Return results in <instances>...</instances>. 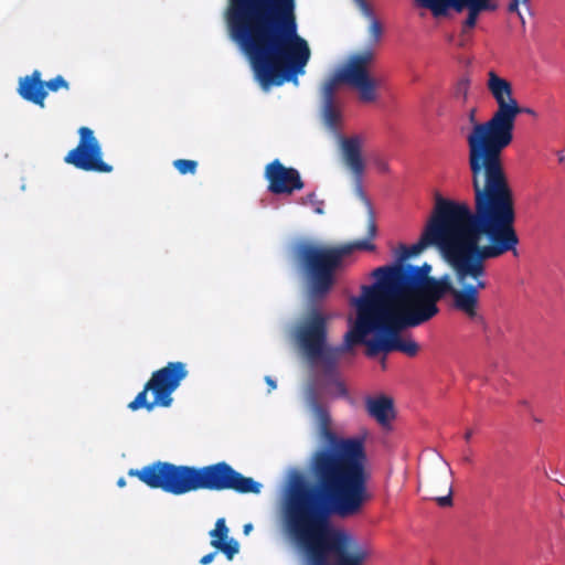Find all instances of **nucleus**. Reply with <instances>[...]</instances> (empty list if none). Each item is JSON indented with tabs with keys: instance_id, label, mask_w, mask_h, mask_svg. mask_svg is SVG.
Here are the masks:
<instances>
[{
	"instance_id": "obj_1",
	"label": "nucleus",
	"mask_w": 565,
	"mask_h": 565,
	"mask_svg": "<svg viewBox=\"0 0 565 565\" xmlns=\"http://www.w3.org/2000/svg\"><path fill=\"white\" fill-rule=\"evenodd\" d=\"M329 447L310 459L311 481L290 489L284 508V529L302 565H362L366 552L344 530L332 525L360 514L370 500L367 454L362 438L339 437L331 426L319 430Z\"/></svg>"
},
{
	"instance_id": "obj_2",
	"label": "nucleus",
	"mask_w": 565,
	"mask_h": 565,
	"mask_svg": "<svg viewBox=\"0 0 565 565\" xmlns=\"http://www.w3.org/2000/svg\"><path fill=\"white\" fill-rule=\"evenodd\" d=\"M225 15L263 89L298 83L311 52L298 34L296 0H228Z\"/></svg>"
},
{
	"instance_id": "obj_3",
	"label": "nucleus",
	"mask_w": 565,
	"mask_h": 565,
	"mask_svg": "<svg viewBox=\"0 0 565 565\" xmlns=\"http://www.w3.org/2000/svg\"><path fill=\"white\" fill-rule=\"evenodd\" d=\"M471 184L473 206L466 201L436 195L431 215L418 242L411 246L401 245L398 264L436 246L458 279L477 274L481 262L478 241L484 239L491 222L514 211L515 203L478 183Z\"/></svg>"
},
{
	"instance_id": "obj_4",
	"label": "nucleus",
	"mask_w": 565,
	"mask_h": 565,
	"mask_svg": "<svg viewBox=\"0 0 565 565\" xmlns=\"http://www.w3.org/2000/svg\"><path fill=\"white\" fill-rule=\"evenodd\" d=\"M487 88L498 107L489 120L476 124L467 135L471 183L514 202L502 152L513 141L515 120L522 109L513 96L512 84L494 71L488 72Z\"/></svg>"
},
{
	"instance_id": "obj_5",
	"label": "nucleus",
	"mask_w": 565,
	"mask_h": 565,
	"mask_svg": "<svg viewBox=\"0 0 565 565\" xmlns=\"http://www.w3.org/2000/svg\"><path fill=\"white\" fill-rule=\"evenodd\" d=\"M516 212L515 210L505 214L504 218H498L489 225V232L486 231L484 239L478 241L480 252V264L477 274L466 279H458L454 273L456 288L449 275L439 278L429 276L431 266H412L395 264L391 266L379 267L373 271V276L380 286L384 284L396 285L402 288H412L409 280H418L423 285L435 281L443 290L450 291L452 306L456 310L465 313L469 319H475L478 315L479 291L488 287L486 280V262L501 257L507 253L516 254V247L520 244L519 235L515 230Z\"/></svg>"
},
{
	"instance_id": "obj_6",
	"label": "nucleus",
	"mask_w": 565,
	"mask_h": 565,
	"mask_svg": "<svg viewBox=\"0 0 565 565\" xmlns=\"http://www.w3.org/2000/svg\"><path fill=\"white\" fill-rule=\"evenodd\" d=\"M128 475L137 477L150 489H160L173 495L199 490L258 494L262 490L259 482L245 477L225 461L195 467L159 460L141 469H130Z\"/></svg>"
},
{
	"instance_id": "obj_7",
	"label": "nucleus",
	"mask_w": 565,
	"mask_h": 565,
	"mask_svg": "<svg viewBox=\"0 0 565 565\" xmlns=\"http://www.w3.org/2000/svg\"><path fill=\"white\" fill-rule=\"evenodd\" d=\"M374 250L369 239H361L339 246H324L309 241H299L291 248L292 259L302 274L306 296L309 302L324 300L335 285V273L343 258L353 250Z\"/></svg>"
},
{
	"instance_id": "obj_8",
	"label": "nucleus",
	"mask_w": 565,
	"mask_h": 565,
	"mask_svg": "<svg viewBox=\"0 0 565 565\" xmlns=\"http://www.w3.org/2000/svg\"><path fill=\"white\" fill-rule=\"evenodd\" d=\"M412 288H402L396 285L374 282L369 287L383 315L412 328L422 326L438 315V301L450 291L443 290V286L435 281L423 285L412 280Z\"/></svg>"
},
{
	"instance_id": "obj_9",
	"label": "nucleus",
	"mask_w": 565,
	"mask_h": 565,
	"mask_svg": "<svg viewBox=\"0 0 565 565\" xmlns=\"http://www.w3.org/2000/svg\"><path fill=\"white\" fill-rule=\"evenodd\" d=\"M330 317L316 306L308 308L295 324L292 338L308 361L321 365L324 375L332 377L337 372L339 349L328 344Z\"/></svg>"
},
{
	"instance_id": "obj_10",
	"label": "nucleus",
	"mask_w": 565,
	"mask_h": 565,
	"mask_svg": "<svg viewBox=\"0 0 565 565\" xmlns=\"http://www.w3.org/2000/svg\"><path fill=\"white\" fill-rule=\"evenodd\" d=\"M373 57L374 54L370 50L351 55L345 64L321 86L322 103L335 102V93L341 84L355 88L361 102H375L376 82L369 73V65Z\"/></svg>"
},
{
	"instance_id": "obj_11",
	"label": "nucleus",
	"mask_w": 565,
	"mask_h": 565,
	"mask_svg": "<svg viewBox=\"0 0 565 565\" xmlns=\"http://www.w3.org/2000/svg\"><path fill=\"white\" fill-rule=\"evenodd\" d=\"M189 372L183 362H169L166 366L154 371L143 390L128 404L131 411L146 408L152 411L154 406L169 407L172 403L171 394L179 387Z\"/></svg>"
},
{
	"instance_id": "obj_12",
	"label": "nucleus",
	"mask_w": 565,
	"mask_h": 565,
	"mask_svg": "<svg viewBox=\"0 0 565 565\" xmlns=\"http://www.w3.org/2000/svg\"><path fill=\"white\" fill-rule=\"evenodd\" d=\"M369 287L370 286H363V296L354 299L358 317L352 329L344 334L343 344L338 347L332 345V349L340 350L339 359L355 344H365L367 347V342L372 340L366 339L367 334L373 333L376 338H380L383 312Z\"/></svg>"
},
{
	"instance_id": "obj_13",
	"label": "nucleus",
	"mask_w": 565,
	"mask_h": 565,
	"mask_svg": "<svg viewBox=\"0 0 565 565\" xmlns=\"http://www.w3.org/2000/svg\"><path fill=\"white\" fill-rule=\"evenodd\" d=\"M78 135L77 146L67 152L64 161L83 171L110 173L113 166L103 160V149L94 131L84 126L78 129Z\"/></svg>"
},
{
	"instance_id": "obj_14",
	"label": "nucleus",
	"mask_w": 565,
	"mask_h": 565,
	"mask_svg": "<svg viewBox=\"0 0 565 565\" xmlns=\"http://www.w3.org/2000/svg\"><path fill=\"white\" fill-rule=\"evenodd\" d=\"M409 326L393 319L388 316H382L380 338L372 339L367 342V350L365 353L369 358H375L380 353H390L394 351L402 352L408 356H415L418 353L419 347L412 339H404L401 332Z\"/></svg>"
},
{
	"instance_id": "obj_15",
	"label": "nucleus",
	"mask_w": 565,
	"mask_h": 565,
	"mask_svg": "<svg viewBox=\"0 0 565 565\" xmlns=\"http://www.w3.org/2000/svg\"><path fill=\"white\" fill-rule=\"evenodd\" d=\"M418 3L429 9L434 17H443L451 8L457 12L465 9L468 15L462 22L461 36L466 35L477 24L478 17L483 11H493L497 6L491 0H417Z\"/></svg>"
},
{
	"instance_id": "obj_16",
	"label": "nucleus",
	"mask_w": 565,
	"mask_h": 565,
	"mask_svg": "<svg viewBox=\"0 0 565 565\" xmlns=\"http://www.w3.org/2000/svg\"><path fill=\"white\" fill-rule=\"evenodd\" d=\"M264 178L268 183V192L275 195H291L305 188L300 172L296 168L284 166L279 159L265 167Z\"/></svg>"
},
{
	"instance_id": "obj_17",
	"label": "nucleus",
	"mask_w": 565,
	"mask_h": 565,
	"mask_svg": "<svg viewBox=\"0 0 565 565\" xmlns=\"http://www.w3.org/2000/svg\"><path fill=\"white\" fill-rule=\"evenodd\" d=\"M341 154L344 166L353 177L355 194L370 207L371 203L363 190L365 162L362 157V141L359 136L341 139Z\"/></svg>"
},
{
	"instance_id": "obj_18",
	"label": "nucleus",
	"mask_w": 565,
	"mask_h": 565,
	"mask_svg": "<svg viewBox=\"0 0 565 565\" xmlns=\"http://www.w3.org/2000/svg\"><path fill=\"white\" fill-rule=\"evenodd\" d=\"M18 93L24 100L44 107L47 90L44 89L41 72L34 70L31 75L21 77L19 79Z\"/></svg>"
},
{
	"instance_id": "obj_19",
	"label": "nucleus",
	"mask_w": 565,
	"mask_h": 565,
	"mask_svg": "<svg viewBox=\"0 0 565 565\" xmlns=\"http://www.w3.org/2000/svg\"><path fill=\"white\" fill-rule=\"evenodd\" d=\"M230 530L226 525L225 519H217L215 527L210 532L211 545L222 552L228 561L239 552V544L236 540L228 537Z\"/></svg>"
},
{
	"instance_id": "obj_20",
	"label": "nucleus",
	"mask_w": 565,
	"mask_h": 565,
	"mask_svg": "<svg viewBox=\"0 0 565 565\" xmlns=\"http://www.w3.org/2000/svg\"><path fill=\"white\" fill-rule=\"evenodd\" d=\"M365 408L367 414L382 426L388 425L395 417L394 402L385 395L367 397Z\"/></svg>"
},
{
	"instance_id": "obj_21",
	"label": "nucleus",
	"mask_w": 565,
	"mask_h": 565,
	"mask_svg": "<svg viewBox=\"0 0 565 565\" xmlns=\"http://www.w3.org/2000/svg\"><path fill=\"white\" fill-rule=\"evenodd\" d=\"M360 12L370 21L367 29L371 45H377L383 36V26L374 15V12L366 0H353Z\"/></svg>"
},
{
	"instance_id": "obj_22",
	"label": "nucleus",
	"mask_w": 565,
	"mask_h": 565,
	"mask_svg": "<svg viewBox=\"0 0 565 565\" xmlns=\"http://www.w3.org/2000/svg\"><path fill=\"white\" fill-rule=\"evenodd\" d=\"M311 409L317 419L319 430L331 426V416L328 409L322 406L316 398H312Z\"/></svg>"
},
{
	"instance_id": "obj_23",
	"label": "nucleus",
	"mask_w": 565,
	"mask_h": 565,
	"mask_svg": "<svg viewBox=\"0 0 565 565\" xmlns=\"http://www.w3.org/2000/svg\"><path fill=\"white\" fill-rule=\"evenodd\" d=\"M322 115L324 122L330 128H335L340 120V111L337 108L335 102L322 103Z\"/></svg>"
},
{
	"instance_id": "obj_24",
	"label": "nucleus",
	"mask_w": 565,
	"mask_h": 565,
	"mask_svg": "<svg viewBox=\"0 0 565 565\" xmlns=\"http://www.w3.org/2000/svg\"><path fill=\"white\" fill-rule=\"evenodd\" d=\"M299 204L301 205H310L315 213L322 215L324 214V200L319 199L316 192H310L306 194L305 196H301L299 199Z\"/></svg>"
},
{
	"instance_id": "obj_25",
	"label": "nucleus",
	"mask_w": 565,
	"mask_h": 565,
	"mask_svg": "<svg viewBox=\"0 0 565 565\" xmlns=\"http://www.w3.org/2000/svg\"><path fill=\"white\" fill-rule=\"evenodd\" d=\"M173 167L179 171L181 174H194L198 169V162L195 160H189V159H177L173 161Z\"/></svg>"
},
{
	"instance_id": "obj_26",
	"label": "nucleus",
	"mask_w": 565,
	"mask_h": 565,
	"mask_svg": "<svg viewBox=\"0 0 565 565\" xmlns=\"http://www.w3.org/2000/svg\"><path fill=\"white\" fill-rule=\"evenodd\" d=\"M43 85L44 89L51 92H57L60 89H70L68 82L62 75H57L56 77L50 81L43 82Z\"/></svg>"
},
{
	"instance_id": "obj_27",
	"label": "nucleus",
	"mask_w": 565,
	"mask_h": 565,
	"mask_svg": "<svg viewBox=\"0 0 565 565\" xmlns=\"http://www.w3.org/2000/svg\"><path fill=\"white\" fill-rule=\"evenodd\" d=\"M470 82L468 78H461L457 82L455 87V97L461 99L463 103L467 100L469 93Z\"/></svg>"
},
{
	"instance_id": "obj_28",
	"label": "nucleus",
	"mask_w": 565,
	"mask_h": 565,
	"mask_svg": "<svg viewBox=\"0 0 565 565\" xmlns=\"http://www.w3.org/2000/svg\"><path fill=\"white\" fill-rule=\"evenodd\" d=\"M446 486H447V493L445 495L434 498L436 500V502L438 503V505L443 507V508L450 507L452 504L451 483L447 482Z\"/></svg>"
},
{
	"instance_id": "obj_29",
	"label": "nucleus",
	"mask_w": 565,
	"mask_h": 565,
	"mask_svg": "<svg viewBox=\"0 0 565 565\" xmlns=\"http://www.w3.org/2000/svg\"><path fill=\"white\" fill-rule=\"evenodd\" d=\"M332 385L334 386V396L341 398H348L349 392L344 385V383L338 379L332 381Z\"/></svg>"
},
{
	"instance_id": "obj_30",
	"label": "nucleus",
	"mask_w": 565,
	"mask_h": 565,
	"mask_svg": "<svg viewBox=\"0 0 565 565\" xmlns=\"http://www.w3.org/2000/svg\"><path fill=\"white\" fill-rule=\"evenodd\" d=\"M531 0H510L507 10L508 11H518V6L529 7Z\"/></svg>"
},
{
	"instance_id": "obj_31",
	"label": "nucleus",
	"mask_w": 565,
	"mask_h": 565,
	"mask_svg": "<svg viewBox=\"0 0 565 565\" xmlns=\"http://www.w3.org/2000/svg\"><path fill=\"white\" fill-rule=\"evenodd\" d=\"M374 166L382 173H387L390 171L388 163L382 158L374 159Z\"/></svg>"
},
{
	"instance_id": "obj_32",
	"label": "nucleus",
	"mask_w": 565,
	"mask_h": 565,
	"mask_svg": "<svg viewBox=\"0 0 565 565\" xmlns=\"http://www.w3.org/2000/svg\"><path fill=\"white\" fill-rule=\"evenodd\" d=\"M215 555H216V551L215 552H211V553L204 555L200 559V564L201 565H207V564L212 563V561L214 559Z\"/></svg>"
},
{
	"instance_id": "obj_33",
	"label": "nucleus",
	"mask_w": 565,
	"mask_h": 565,
	"mask_svg": "<svg viewBox=\"0 0 565 565\" xmlns=\"http://www.w3.org/2000/svg\"><path fill=\"white\" fill-rule=\"evenodd\" d=\"M476 114H477V109L476 108H471L469 114H468V118H469V121L472 124V127L476 125V124H479L477 121V117H476Z\"/></svg>"
},
{
	"instance_id": "obj_34",
	"label": "nucleus",
	"mask_w": 565,
	"mask_h": 565,
	"mask_svg": "<svg viewBox=\"0 0 565 565\" xmlns=\"http://www.w3.org/2000/svg\"><path fill=\"white\" fill-rule=\"evenodd\" d=\"M509 13H515L518 14L519 19H520V22H521V25L522 26H525V19L524 17L522 15L521 11H520V6H518V11H508Z\"/></svg>"
},
{
	"instance_id": "obj_35",
	"label": "nucleus",
	"mask_w": 565,
	"mask_h": 565,
	"mask_svg": "<svg viewBox=\"0 0 565 565\" xmlns=\"http://www.w3.org/2000/svg\"><path fill=\"white\" fill-rule=\"evenodd\" d=\"M265 381H266L267 385L269 386V392L276 388V386H277L276 382L270 376H266Z\"/></svg>"
},
{
	"instance_id": "obj_36",
	"label": "nucleus",
	"mask_w": 565,
	"mask_h": 565,
	"mask_svg": "<svg viewBox=\"0 0 565 565\" xmlns=\"http://www.w3.org/2000/svg\"><path fill=\"white\" fill-rule=\"evenodd\" d=\"M472 435H473V430L472 429H467L465 435H463V438L467 443H469L472 438Z\"/></svg>"
},
{
	"instance_id": "obj_37",
	"label": "nucleus",
	"mask_w": 565,
	"mask_h": 565,
	"mask_svg": "<svg viewBox=\"0 0 565 565\" xmlns=\"http://www.w3.org/2000/svg\"><path fill=\"white\" fill-rule=\"evenodd\" d=\"M375 232H376L375 224L373 222H371L370 226H369L370 238H372L375 235Z\"/></svg>"
},
{
	"instance_id": "obj_38",
	"label": "nucleus",
	"mask_w": 565,
	"mask_h": 565,
	"mask_svg": "<svg viewBox=\"0 0 565 565\" xmlns=\"http://www.w3.org/2000/svg\"><path fill=\"white\" fill-rule=\"evenodd\" d=\"M521 109H522V110H521V114H522V113H525V114H529V115H531V116H536L535 110H533V109H531V108L521 107Z\"/></svg>"
},
{
	"instance_id": "obj_39",
	"label": "nucleus",
	"mask_w": 565,
	"mask_h": 565,
	"mask_svg": "<svg viewBox=\"0 0 565 565\" xmlns=\"http://www.w3.org/2000/svg\"><path fill=\"white\" fill-rule=\"evenodd\" d=\"M462 461H463L465 463H471V462H472V459H471V457H470V456H465V457L462 458Z\"/></svg>"
},
{
	"instance_id": "obj_40",
	"label": "nucleus",
	"mask_w": 565,
	"mask_h": 565,
	"mask_svg": "<svg viewBox=\"0 0 565 565\" xmlns=\"http://www.w3.org/2000/svg\"><path fill=\"white\" fill-rule=\"evenodd\" d=\"M117 484L118 487H124L126 484V481L124 478H120L118 481H117Z\"/></svg>"
},
{
	"instance_id": "obj_41",
	"label": "nucleus",
	"mask_w": 565,
	"mask_h": 565,
	"mask_svg": "<svg viewBox=\"0 0 565 565\" xmlns=\"http://www.w3.org/2000/svg\"><path fill=\"white\" fill-rule=\"evenodd\" d=\"M244 529H245V532L247 533L252 529V524L245 525Z\"/></svg>"
},
{
	"instance_id": "obj_42",
	"label": "nucleus",
	"mask_w": 565,
	"mask_h": 565,
	"mask_svg": "<svg viewBox=\"0 0 565 565\" xmlns=\"http://www.w3.org/2000/svg\"><path fill=\"white\" fill-rule=\"evenodd\" d=\"M381 363H382V366L385 367V358L382 359Z\"/></svg>"
}]
</instances>
